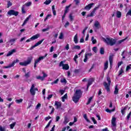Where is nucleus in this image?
I'll use <instances>...</instances> for the list:
<instances>
[{"label": "nucleus", "instance_id": "57", "mask_svg": "<svg viewBox=\"0 0 131 131\" xmlns=\"http://www.w3.org/2000/svg\"><path fill=\"white\" fill-rule=\"evenodd\" d=\"M42 74H43V76H42V77H43V80H45V78H46V77H48V75L45 73V72H42Z\"/></svg>", "mask_w": 131, "mask_h": 131}, {"label": "nucleus", "instance_id": "30", "mask_svg": "<svg viewBox=\"0 0 131 131\" xmlns=\"http://www.w3.org/2000/svg\"><path fill=\"white\" fill-rule=\"evenodd\" d=\"M100 53L101 55H104L105 53V49H104V48H100Z\"/></svg>", "mask_w": 131, "mask_h": 131}, {"label": "nucleus", "instance_id": "36", "mask_svg": "<svg viewBox=\"0 0 131 131\" xmlns=\"http://www.w3.org/2000/svg\"><path fill=\"white\" fill-rule=\"evenodd\" d=\"M109 61L111 65H112V63L113 62V56H110L109 57Z\"/></svg>", "mask_w": 131, "mask_h": 131}, {"label": "nucleus", "instance_id": "27", "mask_svg": "<svg viewBox=\"0 0 131 131\" xmlns=\"http://www.w3.org/2000/svg\"><path fill=\"white\" fill-rule=\"evenodd\" d=\"M69 17L70 21H73L74 19V16H73L72 13L70 14Z\"/></svg>", "mask_w": 131, "mask_h": 131}, {"label": "nucleus", "instance_id": "19", "mask_svg": "<svg viewBox=\"0 0 131 131\" xmlns=\"http://www.w3.org/2000/svg\"><path fill=\"white\" fill-rule=\"evenodd\" d=\"M128 38V37H126L124 39L119 40L117 41L118 45H121V43H122V42H124V41H125Z\"/></svg>", "mask_w": 131, "mask_h": 131}, {"label": "nucleus", "instance_id": "62", "mask_svg": "<svg viewBox=\"0 0 131 131\" xmlns=\"http://www.w3.org/2000/svg\"><path fill=\"white\" fill-rule=\"evenodd\" d=\"M59 93L61 94V95H63V94H64V93H65V91L63 90H61L59 91Z\"/></svg>", "mask_w": 131, "mask_h": 131}, {"label": "nucleus", "instance_id": "18", "mask_svg": "<svg viewBox=\"0 0 131 131\" xmlns=\"http://www.w3.org/2000/svg\"><path fill=\"white\" fill-rule=\"evenodd\" d=\"M43 59H45V57H39L38 58V59H36L35 61V63L36 64H38V63H39V62H40V61H41V60H43Z\"/></svg>", "mask_w": 131, "mask_h": 131}, {"label": "nucleus", "instance_id": "7", "mask_svg": "<svg viewBox=\"0 0 131 131\" xmlns=\"http://www.w3.org/2000/svg\"><path fill=\"white\" fill-rule=\"evenodd\" d=\"M45 40V39H42V40L39 41L38 42H37V43H36L34 46H32L30 48V50H33V49H34V48H36V47H38V46H39V45H41V43L42 42V41H43Z\"/></svg>", "mask_w": 131, "mask_h": 131}, {"label": "nucleus", "instance_id": "56", "mask_svg": "<svg viewBox=\"0 0 131 131\" xmlns=\"http://www.w3.org/2000/svg\"><path fill=\"white\" fill-rule=\"evenodd\" d=\"M14 66H15V62H14V61H13L11 64L9 65V68H11V67H14Z\"/></svg>", "mask_w": 131, "mask_h": 131}, {"label": "nucleus", "instance_id": "4", "mask_svg": "<svg viewBox=\"0 0 131 131\" xmlns=\"http://www.w3.org/2000/svg\"><path fill=\"white\" fill-rule=\"evenodd\" d=\"M38 91V89L35 88V84H32L30 89V93L32 96H35L36 92Z\"/></svg>", "mask_w": 131, "mask_h": 131}, {"label": "nucleus", "instance_id": "11", "mask_svg": "<svg viewBox=\"0 0 131 131\" xmlns=\"http://www.w3.org/2000/svg\"><path fill=\"white\" fill-rule=\"evenodd\" d=\"M99 9V7H96L94 9L93 11L90 14L88 15V17H93L94 15L95 14V13H96V11Z\"/></svg>", "mask_w": 131, "mask_h": 131}, {"label": "nucleus", "instance_id": "5", "mask_svg": "<svg viewBox=\"0 0 131 131\" xmlns=\"http://www.w3.org/2000/svg\"><path fill=\"white\" fill-rule=\"evenodd\" d=\"M32 60V58H29L27 61L19 62V65H20L21 66H27V65H29V64L31 63Z\"/></svg>", "mask_w": 131, "mask_h": 131}, {"label": "nucleus", "instance_id": "25", "mask_svg": "<svg viewBox=\"0 0 131 131\" xmlns=\"http://www.w3.org/2000/svg\"><path fill=\"white\" fill-rule=\"evenodd\" d=\"M114 94L117 95L118 94V85H116L115 88Z\"/></svg>", "mask_w": 131, "mask_h": 131}, {"label": "nucleus", "instance_id": "32", "mask_svg": "<svg viewBox=\"0 0 131 131\" xmlns=\"http://www.w3.org/2000/svg\"><path fill=\"white\" fill-rule=\"evenodd\" d=\"M105 111L108 113H111V112H114V111H115V108H114L113 110H111L107 108L105 110Z\"/></svg>", "mask_w": 131, "mask_h": 131}, {"label": "nucleus", "instance_id": "21", "mask_svg": "<svg viewBox=\"0 0 131 131\" xmlns=\"http://www.w3.org/2000/svg\"><path fill=\"white\" fill-rule=\"evenodd\" d=\"M29 18H30V15L29 17H27L26 19L24 20V21L22 25V26H24V25H26V24H27L28 21H29Z\"/></svg>", "mask_w": 131, "mask_h": 131}, {"label": "nucleus", "instance_id": "61", "mask_svg": "<svg viewBox=\"0 0 131 131\" xmlns=\"http://www.w3.org/2000/svg\"><path fill=\"white\" fill-rule=\"evenodd\" d=\"M69 24H70L69 23V21H67V23H66V24L64 25V27H66V28L67 27H68V26H69Z\"/></svg>", "mask_w": 131, "mask_h": 131}, {"label": "nucleus", "instance_id": "50", "mask_svg": "<svg viewBox=\"0 0 131 131\" xmlns=\"http://www.w3.org/2000/svg\"><path fill=\"white\" fill-rule=\"evenodd\" d=\"M52 123V120H50L48 124L46 125V126L45 127V129L46 128H48V127H50V126L51 125V123Z\"/></svg>", "mask_w": 131, "mask_h": 131}, {"label": "nucleus", "instance_id": "6", "mask_svg": "<svg viewBox=\"0 0 131 131\" xmlns=\"http://www.w3.org/2000/svg\"><path fill=\"white\" fill-rule=\"evenodd\" d=\"M8 15L9 16H17L19 15V12L18 11H15L14 10H10L7 12Z\"/></svg>", "mask_w": 131, "mask_h": 131}, {"label": "nucleus", "instance_id": "60", "mask_svg": "<svg viewBox=\"0 0 131 131\" xmlns=\"http://www.w3.org/2000/svg\"><path fill=\"white\" fill-rule=\"evenodd\" d=\"M112 129L113 131L116 130V126H113V125H112Z\"/></svg>", "mask_w": 131, "mask_h": 131}, {"label": "nucleus", "instance_id": "31", "mask_svg": "<svg viewBox=\"0 0 131 131\" xmlns=\"http://www.w3.org/2000/svg\"><path fill=\"white\" fill-rule=\"evenodd\" d=\"M26 8V7L25 6V5H23L22 8H21V12L23 13V14H25L26 13V11H25V8Z\"/></svg>", "mask_w": 131, "mask_h": 131}, {"label": "nucleus", "instance_id": "43", "mask_svg": "<svg viewBox=\"0 0 131 131\" xmlns=\"http://www.w3.org/2000/svg\"><path fill=\"white\" fill-rule=\"evenodd\" d=\"M15 102L17 103V104H20V103H22V102H23V99H17L15 100Z\"/></svg>", "mask_w": 131, "mask_h": 131}, {"label": "nucleus", "instance_id": "37", "mask_svg": "<svg viewBox=\"0 0 131 131\" xmlns=\"http://www.w3.org/2000/svg\"><path fill=\"white\" fill-rule=\"evenodd\" d=\"M51 17H52V14L47 15V16H46V18H45L44 19L45 22H46V21H47L48 19H50V18H51Z\"/></svg>", "mask_w": 131, "mask_h": 131}, {"label": "nucleus", "instance_id": "24", "mask_svg": "<svg viewBox=\"0 0 131 131\" xmlns=\"http://www.w3.org/2000/svg\"><path fill=\"white\" fill-rule=\"evenodd\" d=\"M67 98H68L67 96V94H66L62 97H61L62 102H65V100H66Z\"/></svg>", "mask_w": 131, "mask_h": 131}, {"label": "nucleus", "instance_id": "3", "mask_svg": "<svg viewBox=\"0 0 131 131\" xmlns=\"http://www.w3.org/2000/svg\"><path fill=\"white\" fill-rule=\"evenodd\" d=\"M106 80L108 83H107L106 82H104L103 84L107 92H110V84H111V80H110V78L107 77Z\"/></svg>", "mask_w": 131, "mask_h": 131}, {"label": "nucleus", "instance_id": "39", "mask_svg": "<svg viewBox=\"0 0 131 131\" xmlns=\"http://www.w3.org/2000/svg\"><path fill=\"white\" fill-rule=\"evenodd\" d=\"M52 3V0H47L43 3L44 5H50Z\"/></svg>", "mask_w": 131, "mask_h": 131}, {"label": "nucleus", "instance_id": "41", "mask_svg": "<svg viewBox=\"0 0 131 131\" xmlns=\"http://www.w3.org/2000/svg\"><path fill=\"white\" fill-rule=\"evenodd\" d=\"M36 79H39L40 80H41L42 81H43V77H42V76H37L36 77Z\"/></svg>", "mask_w": 131, "mask_h": 131}, {"label": "nucleus", "instance_id": "20", "mask_svg": "<svg viewBox=\"0 0 131 131\" xmlns=\"http://www.w3.org/2000/svg\"><path fill=\"white\" fill-rule=\"evenodd\" d=\"M69 121V118H68L67 117H64V121L63 122V124H66L67 123H68Z\"/></svg>", "mask_w": 131, "mask_h": 131}, {"label": "nucleus", "instance_id": "13", "mask_svg": "<svg viewBox=\"0 0 131 131\" xmlns=\"http://www.w3.org/2000/svg\"><path fill=\"white\" fill-rule=\"evenodd\" d=\"M14 53H16V49H12L9 51L6 56L7 57H10V56H12V54H14Z\"/></svg>", "mask_w": 131, "mask_h": 131}, {"label": "nucleus", "instance_id": "10", "mask_svg": "<svg viewBox=\"0 0 131 131\" xmlns=\"http://www.w3.org/2000/svg\"><path fill=\"white\" fill-rule=\"evenodd\" d=\"M94 81L95 80L93 78H91L89 79L88 83L87 85V89H89V88L90 87V85H92V84H93V82H94Z\"/></svg>", "mask_w": 131, "mask_h": 131}, {"label": "nucleus", "instance_id": "34", "mask_svg": "<svg viewBox=\"0 0 131 131\" xmlns=\"http://www.w3.org/2000/svg\"><path fill=\"white\" fill-rule=\"evenodd\" d=\"M64 38V34L63 32H61L59 34V39H63Z\"/></svg>", "mask_w": 131, "mask_h": 131}, {"label": "nucleus", "instance_id": "47", "mask_svg": "<svg viewBox=\"0 0 131 131\" xmlns=\"http://www.w3.org/2000/svg\"><path fill=\"white\" fill-rule=\"evenodd\" d=\"M29 76H30V71H29L27 73L25 74V77L27 78H28V77H29Z\"/></svg>", "mask_w": 131, "mask_h": 131}, {"label": "nucleus", "instance_id": "63", "mask_svg": "<svg viewBox=\"0 0 131 131\" xmlns=\"http://www.w3.org/2000/svg\"><path fill=\"white\" fill-rule=\"evenodd\" d=\"M129 69H131L130 67L128 65L127 66L126 68V71H128V70H129Z\"/></svg>", "mask_w": 131, "mask_h": 131}, {"label": "nucleus", "instance_id": "51", "mask_svg": "<svg viewBox=\"0 0 131 131\" xmlns=\"http://www.w3.org/2000/svg\"><path fill=\"white\" fill-rule=\"evenodd\" d=\"M91 119L92 121H93V123L94 124H97V121H96V119H95V118L91 117Z\"/></svg>", "mask_w": 131, "mask_h": 131}, {"label": "nucleus", "instance_id": "26", "mask_svg": "<svg viewBox=\"0 0 131 131\" xmlns=\"http://www.w3.org/2000/svg\"><path fill=\"white\" fill-rule=\"evenodd\" d=\"M83 117L87 122H89V123L91 122V121H90V120L88 119V116L86 115V114H85L83 115Z\"/></svg>", "mask_w": 131, "mask_h": 131}, {"label": "nucleus", "instance_id": "52", "mask_svg": "<svg viewBox=\"0 0 131 131\" xmlns=\"http://www.w3.org/2000/svg\"><path fill=\"white\" fill-rule=\"evenodd\" d=\"M64 50H66V51H68V50H69V44L67 43L66 45L64 47Z\"/></svg>", "mask_w": 131, "mask_h": 131}, {"label": "nucleus", "instance_id": "22", "mask_svg": "<svg viewBox=\"0 0 131 131\" xmlns=\"http://www.w3.org/2000/svg\"><path fill=\"white\" fill-rule=\"evenodd\" d=\"M62 69L64 70H68L69 69V65H68V64H64L62 67Z\"/></svg>", "mask_w": 131, "mask_h": 131}, {"label": "nucleus", "instance_id": "58", "mask_svg": "<svg viewBox=\"0 0 131 131\" xmlns=\"http://www.w3.org/2000/svg\"><path fill=\"white\" fill-rule=\"evenodd\" d=\"M66 14L67 13H63V15L62 16V19H61L62 21H64L65 19V17H66Z\"/></svg>", "mask_w": 131, "mask_h": 131}, {"label": "nucleus", "instance_id": "46", "mask_svg": "<svg viewBox=\"0 0 131 131\" xmlns=\"http://www.w3.org/2000/svg\"><path fill=\"white\" fill-rule=\"evenodd\" d=\"M32 4V3L31 2H27V3H25V4L24 6H25V7H30V5Z\"/></svg>", "mask_w": 131, "mask_h": 131}, {"label": "nucleus", "instance_id": "42", "mask_svg": "<svg viewBox=\"0 0 131 131\" xmlns=\"http://www.w3.org/2000/svg\"><path fill=\"white\" fill-rule=\"evenodd\" d=\"M91 40H92L93 45H95V43H96L97 42V39H95V37H92Z\"/></svg>", "mask_w": 131, "mask_h": 131}, {"label": "nucleus", "instance_id": "33", "mask_svg": "<svg viewBox=\"0 0 131 131\" xmlns=\"http://www.w3.org/2000/svg\"><path fill=\"white\" fill-rule=\"evenodd\" d=\"M104 70H107V69H108V61H106L105 63H104Z\"/></svg>", "mask_w": 131, "mask_h": 131}, {"label": "nucleus", "instance_id": "35", "mask_svg": "<svg viewBox=\"0 0 131 131\" xmlns=\"http://www.w3.org/2000/svg\"><path fill=\"white\" fill-rule=\"evenodd\" d=\"M59 82V79H57L56 80H55L54 81L52 82L51 83V84L52 85H54V84H57V83H58V82Z\"/></svg>", "mask_w": 131, "mask_h": 131}, {"label": "nucleus", "instance_id": "9", "mask_svg": "<svg viewBox=\"0 0 131 131\" xmlns=\"http://www.w3.org/2000/svg\"><path fill=\"white\" fill-rule=\"evenodd\" d=\"M94 5H95V4L94 3L89 4L88 5L85 7L84 8L85 10H86L87 11H90V10L92 9V7H93V6H94Z\"/></svg>", "mask_w": 131, "mask_h": 131}, {"label": "nucleus", "instance_id": "38", "mask_svg": "<svg viewBox=\"0 0 131 131\" xmlns=\"http://www.w3.org/2000/svg\"><path fill=\"white\" fill-rule=\"evenodd\" d=\"M123 69L122 68L120 69V70L119 71L118 76H120V75H122V73H123Z\"/></svg>", "mask_w": 131, "mask_h": 131}, {"label": "nucleus", "instance_id": "12", "mask_svg": "<svg viewBox=\"0 0 131 131\" xmlns=\"http://www.w3.org/2000/svg\"><path fill=\"white\" fill-rule=\"evenodd\" d=\"M55 106H56L57 109H59L62 106V102L56 101H55Z\"/></svg>", "mask_w": 131, "mask_h": 131}, {"label": "nucleus", "instance_id": "64", "mask_svg": "<svg viewBox=\"0 0 131 131\" xmlns=\"http://www.w3.org/2000/svg\"><path fill=\"white\" fill-rule=\"evenodd\" d=\"M0 130L1 131H6V129H5V127L0 126Z\"/></svg>", "mask_w": 131, "mask_h": 131}, {"label": "nucleus", "instance_id": "44", "mask_svg": "<svg viewBox=\"0 0 131 131\" xmlns=\"http://www.w3.org/2000/svg\"><path fill=\"white\" fill-rule=\"evenodd\" d=\"M15 125H16V122H14V123L11 124L10 125V128H11V129H13V128H14V126H15Z\"/></svg>", "mask_w": 131, "mask_h": 131}, {"label": "nucleus", "instance_id": "8", "mask_svg": "<svg viewBox=\"0 0 131 131\" xmlns=\"http://www.w3.org/2000/svg\"><path fill=\"white\" fill-rule=\"evenodd\" d=\"M92 56H93V54L92 53H85V57L84 59L83 60L84 63H86V62L88 61V57H92Z\"/></svg>", "mask_w": 131, "mask_h": 131}, {"label": "nucleus", "instance_id": "23", "mask_svg": "<svg viewBox=\"0 0 131 131\" xmlns=\"http://www.w3.org/2000/svg\"><path fill=\"white\" fill-rule=\"evenodd\" d=\"M70 7H71V4H70V5L66 7V10L64 11V13L65 14H67V13H68V11L69 10V8H70Z\"/></svg>", "mask_w": 131, "mask_h": 131}, {"label": "nucleus", "instance_id": "14", "mask_svg": "<svg viewBox=\"0 0 131 131\" xmlns=\"http://www.w3.org/2000/svg\"><path fill=\"white\" fill-rule=\"evenodd\" d=\"M39 36H40V35L39 34H36V35H34L33 36H32L31 37V39H32V40H34L35 39H37V38H38V37H39Z\"/></svg>", "mask_w": 131, "mask_h": 131}, {"label": "nucleus", "instance_id": "17", "mask_svg": "<svg viewBox=\"0 0 131 131\" xmlns=\"http://www.w3.org/2000/svg\"><path fill=\"white\" fill-rule=\"evenodd\" d=\"M73 40L75 43H78V35L77 34L74 36Z\"/></svg>", "mask_w": 131, "mask_h": 131}, {"label": "nucleus", "instance_id": "28", "mask_svg": "<svg viewBox=\"0 0 131 131\" xmlns=\"http://www.w3.org/2000/svg\"><path fill=\"white\" fill-rule=\"evenodd\" d=\"M50 28H51V27H48L47 28L42 29L41 31L42 32H47V31H49V30H50Z\"/></svg>", "mask_w": 131, "mask_h": 131}, {"label": "nucleus", "instance_id": "45", "mask_svg": "<svg viewBox=\"0 0 131 131\" xmlns=\"http://www.w3.org/2000/svg\"><path fill=\"white\" fill-rule=\"evenodd\" d=\"M16 40H17V38H12L9 40V42L13 43V42H15V41H16Z\"/></svg>", "mask_w": 131, "mask_h": 131}, {"label": "nucleus", "instance_id": "2", "mask_svg": "<svg viewBox=\"0 0 131 131\" xmlns=\"http://www.w3.org/2000/svg\"><path fill=\"white\" fill-rule=\"evenodd\" d=\"M81 90H77L73 97V101L75 103H77L78 101H79V99H80V97H81Z\"/></svg>", "mask_w": 131, "mask_h": 131}, {"label": "nucleus", "instance_id": "49", "mask_svg": "<svg viewBox=\"0 0 131 131\" xmlns=\"http://www.w3.org/2000/svg\"><path fill=\"white\" fill-rule=\"evenodd\" d=\"M92 100H93V97H91L89 99L88 101L87 102V105H89V104L91 103V102H92Z\"/></svg>", "mask_w": 131, "mask_h": 131}, {"label": "nucleus", "instance_id": "54", "mask_svg": "<svg viewBox=\"0 0 131 131\" xmlns=\"http://www.w3.org/2000/svg\"><path fill=\"white\" fill-rule=\"evenodd\" d=\"M65 61H61L59 63V67H61V66L63 67L65 64Z\"/></svg>", "mask_w": 131, "mask_h": 131}, {"label": "nucleus", "instance_id": "53", "mask_svg": "<svg viewBox=\"0 0 131 131\" xmlns=\"http://www.w3.org/2000/svg\"><path fill=\"white\" fill-rule=\"evenodd\" d=\"M126 17H127V16H131V9L129 10V11L126 13Z\"/></svg>", "mask_w": 131, "mask_h": 131}, {"label": "nucleus", "instance_id": "55", "mask_svg": "<svg viewBox=\"0 0 131 131\" xmlns=\"http://www.w3.org/2000/svg\"><path fill=\"white\" fill-rule=\"evenodd\" d=\"M92 51H93L94 52V53H97V52L98 51L97 47H93V48L92 49Z\"/></svg>", "mask_w": 131, "mask_h": 131}, {"label": "nucleus", "instance_id": "1", "mask_svg": "<svg viewBox=\"0 0 131 131\" xmlns=\"http://www.w3.org/2000/svg\"><path fill=\"white\" fill-rule=\"evenodd\" d=\"M102 40L106 43V45H108V46H114L115 43H116V40L111 38V37H106V38H103Z\"/></svg>", "mask_w": 131, "mask_h": 131}, {"label": "nucleus", "instance_id": "48", "mask_svg": "<svg viewBox=\"0 0 131 131\" xmlns=\"http://www.w3.org/2000/svg\"><path fill=\"white\" fill-rule=\"evenodd\" d=\"M73 49H74L75 50H80V46L78 45L75 46L73 47Z\"/></svg>", "mask_w": 131, "mask_h": 131}, {"label": "nucleus", "instance_id": "15", "mask_svg": "<svg viewBox=\"0 0 131 131\" xmlns=\"http://www.w3.org/2000/svg\"><path fill=\"white\" fill-rule=\"evenodd\" d=\"M112 125L116 126V118L113 117L112 119Z\"/></svg>", "mask_w": 131, "mask_h": 131}, {"label": "nucleus", "instance_id": "59", "mask_svg": "<svg viewBox=\"0 0 131 131\" xmlns=\"http://www.w3.org/2000/svg\"><path fill=\"white\" fill-rule=\"evenodd\" d=\"M52 118V117H51L50 116H49L48 117H47L45 118L46 121H48V120H49V119H51Z\"/></svg>", "mask_w": 131, "mask_h": 131}, {"label": "nucleus", "instance_id": "40", "mask_svg": "<svg viewBox=\"0 0 131 131\" xmlns=\"http://www.w3.org/2000/svg\"><path fill=\"white\" fill-rule=\"evenodd\" d=\"M60 82H61V83H67V81L65 78H61L60 79Z\"/></svg>", "mask_w": 131, "mask_h": 131}, {"label": "nucleus", "instance_id": "29", "mask_svg": "<svg viewBox=\"0 0 131 131\" xmlns=\"http://www.w3.org/2000/svg\"><path fill=\"white\" fill-rule=\"evenodd\" d=\"M116 14L117 18H120L121 17V12L117 11Z\"/></svg>", "mask_w": 131, "mask_h": 131}, {"label": "nucleus", "instance_id": "16", "mask_svg": "<svg viewBox=\"0 0 131 131\" xmlns=\"http://www.w3.org/2000/svg\"><path fill=\"white\" fill-rule=\"evenodd\" d=\"M94 27H95L96 29H99V28H100V23H99V21H95V23H94Z\"/></svg>", "mask_w": 131, "mask_h": 131}]
</instances>
